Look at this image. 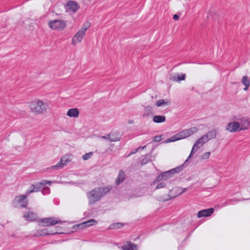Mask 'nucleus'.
Here are the masks:
<instances>
[{
    "mask_svg": "<svg viewBox=\"0 0 250 250\" xmlns=\"http://www.w3.org/2000/svg\"><path fill=\"white\" fill-rule=\"evenodd\" d=\"M48 25L53 30L61 31L66 28L67 21L62 20H51L48 22Z\"/></svg>",
    "mask_w": 250,
    "mask_h": 250,
    "instance_id": "obj_3",
    "label": "nucleus"
},
{
    "mask_svg": "<svg viewBox=\"0 0 250 250\" xmlns=\"http://www.w3.org/2000/svg\"><path fill=\"white\" fill-rule=\"evenodd\" d=\"M42 194L44 195H48L50 193V188L46 186V185L42 187L41 190Z\"/></svg>",
    "mask_w": 250,
    "mask_h": 250,
    "instance_id": "obj_32",
    "label": "nucleus"
},
{
    "mask_svg": "<svg viewBox=\"0 0 250 250\" xmlns=\"http://www.w3.org/2000/svg\"><path fill=\"white\" fill-rule=\"evenodd\" d=\"M186 79V74H182L181 75L178 74L176 76H174L173 77V80L175 82H179L181 81L185 80Z\"/></svg>",
    "mask_w": 250,
    "mask_h": 250,
    "instance_id": "obj_27",
    "label": "nucleus"
},
{
    "mask_svg": "<svg viewBox=\"0 0 250 250\" xmlns=\"http://www.w3.org/2000/svg\"><path fill=\"white\" fill-rule=\"evenodd\" d=\"M188 137L193 134L197 132L198 130V128L196 127H192L188 129H186Z\"/></svg>",
    "mask_w": 250,
    "mask_h": 250,
    "instance_id": "obj_30",
    "label": "nucleus"
},
{
    "mask_svg": "<svg viewBox=\"0 0 250 250\" xmlns=\"http://www.w3.org/2000/svg\"><path fill=\"white\" fill-rule=\"evenodd\" d=\"M198 140H200V142L202 144L203 146L205 143H207L208 141L206 140V138L205 137L204 135H203L198 139Z\"/></svg>",
    "mask_w": 250,
    "mask_h": 250,
    "instance_id": "obj_40",
    "label": "nucleus"
},
{
    "mask_svg": "<svg viewBox=\"0 0 250 250\" xmlns=\"http://www.w3.org/2000/svg\"><path fill=\"white\" fill-rule=\"evenodd\" d=\"M52 183V182L51 181L43 180L35 184L31 185L29 188L26 190V193L29 196L33 192H36L41 191L42 187H43L47 184H48L50 186Z\"/></svg>",
    "mask_w": 250,
    "mask_h": 250,
    "instance_id": "obj_5",
    "label": "nucleus"
},
{
    "mask_svg": "<svg viewBox=\"0 0 250 250\" xmlns=\"http://www.w3.org/2000/svg\"><path fill=\"white\" fill-rule=\"evenodd\" d=\"M90 26V23L87 22L85 23L80 29L81 31H83L84 34L85 33V31L88 29V28Z\"/></svg>",
    "mask_w": 250,
    "mask_h": 250,
    "instance_id": "obj_38",
    "label": "nucleus"
},
{
    "mask_svg": "<svg viewBox=\"0 0 250 250\" xmlns=\"http://www.w3.org/2000/svg\"><path fill=\"white\" fill-rule=\"evenodd\" d=\"M173 18L174 20L176 21V20H179V16L177 14H175L173 15Z\"/></svg>",
    "mask_w": 250,
    "mask_h": 250,
    "instance_id": "obj_46",
    "label": "nucleus"
},
{
    "mask_svg": "<svg viewBox=\"0 0 250 250\" xmlns=\"http://www.w3.org/2000/svg\"><path fill=\"white\" fill-rule=\"evenodd\" d=\"M28 195L25 193V195L17 196L13 201L12 204L15 208H26L28 203L27 197Z\"/></svg>",
    "mask_w": 250,
    "mask_h": 250,
    "instance_id": "obj_2",
    "label": "nucleus"
},
{
    "mask_svg": "<svg viewBox=\"0 0 250 250\" xmlns=\"http://www.w3.org/2000/svg\"><path fill=\"white\" fill-rule=\"evenodd\" d=\"M170 104V101L167 99H162L158 101L156 104L155 105L157 107H160L162 106H165V105H169Z\"/></svg>",
    "mask_w": 250,
    "mask_h": 250,
    "instance_id": "obj_21",
    "label": "nucleus"
},
{
    "mask_svg": "<svg viewBox=\"0 0 250 250\" xmlns=\"http://www.w3.org/2000/svg\"><path fill=\"white\" fill-rule=\"evenodd\" d=\"M145 147H146V146H144L143 147H142V149H144Z\"/></svg>",
    "mask_w": 250,
    "mask_h": 250,
    "instance_id": "obj_49",
    "label": "nucleus"
},
{
    "mask_svg": "<svg viewBox=\"0 0 250 250\" xmlns=\"http://www.w3.org/2000/svg\"><path fill=\"white\" fill-rule=\"evenodd\" d=\"M93 155V152H90L87 153H85L84 155L83 156V160H87L90 158Z\"/></svg>",
    "mask_w": 250,
    "mask_h": 250,
    "instance_id": "obj_36",
    "label": "nucleus"
},
{
    "mask_svg": "<svg viewBox=\"0 0 250 250\" xmlns=\"http://www.w3.org/2000/svg\"><path fill=\"white\" fill-rule=\"evenodd\" d=\"M122 249L123 250H137L138 246L131 242H127L122 247Z\"/></svg>",
    "mask_w": 250,
    "mask_h": 250,
    "instance_id": "obj_15",
    "label": "nucleus"
},
{
    "mask_svg": "<svg viewBox=\"0 0 250 250\" xmlns=\"http://www.w3.org/2000/svg\"><path fill=\"white\" fill-rule=\"evenodd\" d=\"M110 135H111V142L119 141L121 137V135L118 131L111 132Z\"/></svg>",
    "mask_w": 250,
    "mask_h": 250,
    "instance_id": "obj_25",
    "label": "nucleus"
},
{
    "mask_svg": "<svg viewBox=\"0 0 250 250\" xmlns=\"http://www.w3.org/2000/svg\"><path fill=\"white\" fill-rule=\"evenodd\" d=\"M179 133L180 135V137H181V139H184V138H186L188 137L186 129H184V130L181 131Z\"/></svg>",
    "mask_w": 250,
    "mask_h": 250,
    "instance_id": "obj_35",
    "label": "nucleus"
},
{
    "mask_svg": "<svg viewBox=\"0 0 250 250\" xmlns=\"http://www.w3.org/2000/svg\"><path fill=\"white\" fill-rule=\"evenodd\" d=\"M173 176V175L171 173L170 170L161 172L160 174L158 175L156 179L153 181L152 184H155L161 181H166L168 179L172 177Z\"/></svg>",
    "mask_w": 250,
    "mask_h": 250,
    "instance_id": "obj_6",
    "label": "nucleus"
},
{
    "mask_svg": "<svg viewBox=\"0 0 250 250\" xmlns=\"http://www.w3.org/2000/svg\"><path fill=\"white\" fill-rule=\"evenodd\" d=\"M30 108L32 112L38 114L43 113L46 109L45 104L39 99H36L31 102Z\"/></svg>",
    "mask_w": 250,
    "mask_h": 250,
    "instance_id": "obj_4",
    "label": "nucleus"
},
{
    "mask_svg": "<svg viewBox=\"0 0 250 250\" xmlns=\"http://www.w3.org/2000/svg\"><path fill=\"white\" fill-rule=\"evenodd\" d=\"M125 172L123 170H120L118 173V175L115 180V184L118 186L124 182L125 179Z\"/></svg>",
    "mask_w": 250,
    "mask_h": 250,
    "instance_id": "obj_17",
    "label": "nucleus"
},
{
    "mask_svg": "<svg viewBox=\"0 0 250 250\" xmlns=\"http://www.w3.org/2000/svg\"><path fill=\"white\" fill-rule=\"evenodd\" d=\"M97 224V221L93 219H90L89 220L85 221L82 223L79 224V225L74 226L73 228L74 229H82L85 227H89Z\"/></svg>",
    "mask_w": 250,
    "mask_h": 250,
    "instance_id": "obj_8",
    "label": "nucleus"
},
{
    "mask_svg": "<svg viewBox=\"0 0 250 250\" xmlns=\"http://www.w3.org/2000/svg\"><path fill=\"white\" fill-rule=\"evenodd\" d=\"M166 118L165 116L155 115L153 117V122L155 123H162L166 121Z\"/></svg>",
    "mask_w": 250,
    "mask_h": 250,
    "instance_id": "obj_23",
    "label": "nucleus"
},
{
    "mask_svg": "<svg viewBox=\"0 0 250 250\" xmlns=\"http://www.w3.org/2000/svg\"><path fill=\"white\" fill-rule=\"evenodd\" d=\"M41 222L43 223V225L45 226H54L57 224L62 223L61 220L56 219L55 217H53L43 218L41 220Z\"/></svg>",
    "mask_w": 250,
    "mask_h": 250,
    "instance_id": "obj_7",
    "label": "nucleus"
},
{
    "mask_svg": "<svg viewBox=\"0 0 250 250\" xmlns=\"http://www.w3.org/2000/svg\"><path fill=\"white\" fill-rule=\"evenodd\" d=\"M217 135V131L215 129H212L208 131L206 134L204 135L207 141H209L216 137Z\"/></svg>",
    "mask_w": 250,
    "mask_h": 250,
    "instance_id": "obj_19",
    "label": "nucleus"
},
{
    "mask_svg": "<svg viewBox=\"0 0 250 250\" xmlns=\"http://www.w3.org/2000/svg\"><path fill=\"white\" fill-rule=\"evenodd\" d=\"M183 168V166H180L175 168L170 169V171H171V173H172L173 175H174L176 173L180 172L182 170Z\"/></svg>",
    "mask_w": 250,
    "mask_h": 250,
    "instance_id": "obj_33",
    "label": "nucleus"
},
{
    "mask_svg": "<svg viewBox=\"0 0 250 250\" xmlns=\"http://www.w3.org/2000/svg\"><path fill=\"white\" fill-rule=\"evenodd\" d=\"M84 35L85 34L83 31L79 30L72 38V44L76 45L81 42Z\"/></svg>",
    "mask_w": 250,
    "mask_h": 250,
    "instance_id": "obj_10",
    "label": "nucleus"
},
{
    "mask_svg": "<svg viewBox=\"0 0 250 250\" xmlns=\"http://www.w3.org/2000/svg\"><path fill=\"white\" fill-rule=\"evenodd\" d=\"M79 111L77 108H73L68 109L67 115L70 117L77 118L79 116Z\"/></svg>",
    "mask_w": 250,
    "mask_h": 250,
    "instance_id": "obj_18",
    "label": "nucleus"
},
{
    "mask_svg": "<svg viewBox=\"0 0 250 250\" xmlns=\"http://www.w3.org/2000/svg\"><path fill=\"white\" fill-rule=\"evenodd\" d=\"M161 140V136H155L153 138L154 142H159Z\"/></svg>",
    "mask_w": 250,
    "mask_h": 250,
    "instance_id": "obj_44",
    "label": "nucleus"
},
{
    "mask_svg": "<svg viewBox=\"0 0 250 250\" xmlns=\"http://www.w3.org/2000/svg\"><path fill=\"white\" fill-rule=\"evenodd\" d=\"M200 140H197L194 143L192 149L191 150L190 153L186 161H188V159H189L191 156L195 153L197 150L203 146L202 144L200 142Z\"/></svg>",
    "mask_w": 250,
    "mask_h": 250,
    "instance_id": "obj_12",
    "label": "nucleus"
},
{
    "mask_svg": "<svg viewBox=\"0 0 250 250\" xmlns=\"http://www.w3.org/2000/svg\"><path fill=\"white\" fill-rule=\"evenodd\" d=\"M174 190H177L178 192H179V193L178 194H177L176 195H175V196H173L170 197L169 198L163 199V200H162V201H168L170 199H173L174 198L176 197L178 195H181L183 193L186 192L187 190V188H176V189H172L170 191V192H171Z\"/></svg>",
    "mask_w": 250,
    "mask_h": 250,
    "instance_id": "obj_20",
    "label": "nucleus"
},
{
    "mask_svg": "<svg viewBox=\"0 0 250 250\" xmlns=\"http://www.w3.org/2000/svg\"><path fill=\"white\" fill-rule=\"evenodd\" d=\"M245 122L247 124V126H249L250 122L248 120H245Z\"/></svg>",
    "mask_w": 250,
    "mask_h": 250,
    "instance_id": "obj_47",
    "label": "nucleus"
},
{
    "mask_svg": "<svg viewBox=\"0 0 250 250\" xmlns=\"http://www.w3.org/2000/svg\"><path fill=\"white\" fill-rule=\"evenodd\" d=\"M158 185H157L156 187V189H159L162 188H164L166 187V184L164 182V181H161L159 183H157Z\"/></svg>",
    "mask_w": 250,
    "mask_h": 250,
    "instance_id": "obj_37",
    "label": "nucleus"
},
{
    "mask_svg": "<svg viewBox=\"0 0 250 250\" xmlns=\"http://www.w3.org/2000/svg\"><path fill=\"white\" fill-rule=\"evenodd\" d=\"M64 159V157H62L61 160L55 166L51 167L52 169H59L63 167L66 165L67 162L68 161V159Z\"/></svg>",
    "mask_w": 250,
    "mask_h": 250,
    "instance_id": "obj_16",
    "label": "nucleus"
},
{
    "mask_svg": "<svg viewBox=\"0 0 250 250\" xmlns=\"http://www.w3.org/2000/svg\"><path fill=\"white\" fill-rule=\"evenodd\" d=\"M23 217L28 221L33 222L36 220L37 216L34 212L28 211L24 214Z\"/></svg>",
    "mask_w": 250,
    "mask_h": 250,
    "instance_id": "obj_13",
    "label": "nucleus"
},
{
    "mask_svg": "<svg viewBox=\"0 0 250 250\" xmlns=\"http://www.w3.org/2000/svg\"><path fill=\"white\" fill-rule=\"evenodd\" d=\"M153 113L152 107L149 105L146 106L144 108V113L143 114V117L149 116Z\"/></svg>",
    "mask_w": 250,
    "mask_h": 250,
    "instance_id": "obj_22",
    "label": "nucleus"
},
{
    "mask_svg": "<svg viewBox=\"0 0 250 250\" xmlns=\"http://www.w3.org/2000/svg\"><path fill=\"white\" fill-rule=\"evenodd\" d=\"M140 148H141V147H138V148H136V149H135V150L134 151L131 152H130V153L127 155V156H130L131 155L133 154H134V153H136Z\"/></svg>",
    "mask_w": 250,
    "mask_h": 250,
    "instance_id": "obj_45",
    "label": "nucleus"
},
{
    "mask_svg": "<svg viewBox=\"0 0 250 250\" xmlns=\"http://www.w3.org/2000/svg\"><path fill=\"white\" fill-rule=\"evenodd\" d=\"M123 224L119 222L114 223L111 224L109 227V229H119L123 227Z\"/></svg>",
    "mask_w": 250,
    "mask_h": 250,
    "instance_id": "obj_28",
    "label": "nucleus"
},
{
    "mask_svg": "<svg viewBox=\"0 0 250 250\" xmlns=\"http://www.w3.org/2000/svg\"><path fill=\"white\" fill-rule=\"evenodd\" d=\"M248 128V127H245L244 128H241L240 130L246 129Z\"/></svg>",
    "mask_w": 250,
    "mask_h": 250,
    "instance_id": "obj_48",
    "label": "nucleus"
},
{
    "mask_svg": "<svg viewBox=\"0 0 250 250\" xmlns=\"http://www.w3.org/2000/svg\"><path fill=\"white\" fill-rule=\"evenodd\" d=\"M66 5L68 10L73 12H76L79 8L78 4L75 1H68Z\"/></svg>",
    "mask_w": 250,
    "mask_h": 250,
    "instance_id": "obj_14",
    "label": "nucleus"
},
{
    "mask_svg": "<svg viewBox=\"0 0 250 250\" xmlns=\"http://www.w3.org/2000/svg\"><path fill=\"white\" fill-rule=\"evenodd\" d=\"M210 153L209 152H207L203 153L201 156V159H207L209 158L210 156Z\"/></svg>",
    "mask_w": 250,
    "mask_h": 250,
    "instance_id": "obj_39",
    "label": "nucleus"
},
{
    "mask_svg": "<svg viewBox=\"0 0 250 250\" xmlns=\"http://www.w3.org/2000/svg\"><path fill=\"white\" fill-rule=\"evenodd\" d=\"M245 200V199H230L228 200L225 203H224L223 206H229L230 205H234L235 202H238Z\"/></svg>",
    "mask_w": 250,
    "mask_h": 250,
    "instance_id": "obj_26",
    "label": "nucleus"
},
{
    "mask_svg": "<svg viewBox=\"0 0 250 250\" xmlns=\"http://www.w3.org/2000/svg\"><path fill=\"white\" fill-rule=\"evenodd\" d=\"M149 161V159L147 157H145L143 158L141 162V165L143 166L147 164Z\"/></svg>",
    "mask_w": 250,
    "mask_h": 250,
    "instance_id": "obj_41",
    "label": "nucleus"
},
{
    "mask_svg": "<svg viewBox=\"0 0 250 250\" xmlns=\"http://www.w3.org/2000/svg\"><path fill=\"white\" fill-rule=\"evenodd\" d=\"M242 83L245 85L244 90L247 91L249 89L250 85V81L247 76H244L242 79Z\"/></svg>",
    "mask_w": 250,
    "mask_h": 250,
    "instance_id": "obj_24",
    "label": "nucleus"
},
{
    "mask_svg": "<svg viewBox=\"0 0 250 250\" xmlns=\"http://www.w3.org/2000/svg\"><path fill=\"white\" fill-rule=\"evenodd\" d=\"M62 233L61 232H58L57 231L53 230L51 229H48V235H55L56 234Z\"/></svg>",
    "mask_w": 250,
    "mask_h": 250,
    "instance_id": "obj_42",
    "label": "nucleus"
},
{
    "mask_svg": "<svg viewBox=\"0 0 250 250\" xmlns=\"http://www.w3.org/2000/svg\"><path fill=\"white\" fill-rule=\"evenodd\" d=\"M38 235L40 236H45L48 235V229H43L38 230Z\"/></svg>",
    "mask_w": 250,
    "mask_h": 250,
    "instance_id": "obj_34",
    "label": "nucleus"
},
{
    "mask_svg": "<svg viewBox=\"0 0 250 250\" xmlns=\"http://www.w3.org/2000/svg\"><path fill=\"white\" fill-rule=\"evenodd\" d=\"M112 189L110 186L96 187L87 193L89 204L93 205L100 201L101 198L108 193Z\"/></svg>",
    "mask_w": 250,
    "mask_h": 250,
    "instance_id": "obj_1",
    "label": "nucleus"
},
{
    "mask_svg": "<svg viewBox=\"0 0 250 250\" xmlns=\"http://www.w3.org/2000/svg\"><path fill=\"white\" fill-rule=\"evenodd\" d=\"M188 137L193 134L197 132L198 130V128L196 127H192L188 129H186Z\"/></svg>",
    "mask_w": 250,
    "mask_h": 250,
    "instance_id": "obj_31",
    "label": "nucleus"
},
{
    "mask_svg": "<svg viewBox=\"0 0 250 250\" xmlns=\"http://www.w3.org/2000/svg\"><path fill=\"white\" fill-rule=\"evenodd\" d=\"M111 135H110V133L105 136H102V138H104L105 139H107L109 141L111 142Z\"/></svg>",
    "mask_w": 250,
    "mask_h": 250,
    "instance_id": "obj_43",
    "label": "nucleus"
},
{
    "mask_svg": "<svg viewBox=\"0 0 250 250\" xmlns=\"http://www.w3.org/2000/svg\"><path fill=\"white\" fill-rule=\"evenodd\" d=\"M214 212L213 208H209L200 210L197 213V217L201 218L202 217H208L210 216Z\"/></svg>",
    "mask_w": 250,
    "mask_h": 250,
    "instance_id": "obj_11",
    "label": "nucleus"
},
{
    "mask_svg": "<svg viewBox=\"0 0 250 250\" xmlns=\"http://www.w3.org/2000/svg\"><path fill=\"white\" fill-rule=\"evenodd\" d=\"M181 137H180L179 133H177L170 138H169L168 140H167V142H173L176 141L181 140Z\"/></svg>",
    "mask_w": 250,
    "mask_h": 250,
    "instance_id": "obj_29",
    "label": "nucleus"
},
{
    "mask_svg": "<svg viewBox=\"0 0 250 250\" xmlns=\"http://www.w3.org/2000/svg\"><path fill=\"white\" fill-rule=\"evenodd\" d=\"M240 127V124L237 122L229 123L226 127V129L230 132H236Z\"/></svg>",
    "mask_w": 250,
    "mask_h": 250,
    "instance_id": "obj_9",
    "label": "nucleus"
}]
</instances>
